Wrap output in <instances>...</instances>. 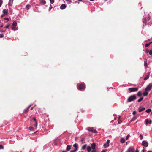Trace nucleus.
<instances>
[{"mask_svg": "<svg viewBox=\"0 0 152 152\" xmlns=\"http://www.w3.org/2000/svg\"><path fill=\"white\" fill-rule=\"evenodd\" d=\"M136 99V96L135 95H133L129 97L127 101L128 102H130L135 100Z\"/></svg>", "mask_w": 152, "mask_h": 152, "instance_id": "obj_1", "label": "nucleus"}, {"mask_svg": "<svg viewBox=\"0 0 152 152\" xmlns=\"http://www.w3.org/2000/svg\"><path fill=\"white\" fill-rule=\"evenodd\" d=\"M91 148L90 146H88L87 148V150L88 152H90L91 148L93 150L95 149L96 147V144L95 143H93L91 144Z\"/></svg>", "mask_w": 152, "mask_h": 152, "instance_id": "obj_2", "label": "nucleus"}, {"mask_svg": "<svg viewBox=\"0 0 152 152\" xmlns=\"http://www.w3.org/2000/svg\"><path fill=\"white\" fill-rule=\"evenodd\" d=\"M138 88H131L128 89L127 91L129 93L135 92L137 91Z\"/></svg>", "mask_w": 152, "mask_h": 152, "instance_id": "obj_3", "label": "nucleus"}, {"mask_svg": "<svg viewBox=\"0 0 152 152\" xmlns=\"http://www.w3.org/2000/svg\"><path fill=\"white\" fill-rule=\"evenodd\" d=\"M86 87V85L84 83H82L79 84L77 87L78 89L80 90H82L84 89Z\"/></svg>", "mask_w": 152, "mask_h": 152, "instance_id": "obj_4", "label": "nucleus"}, {"mask_svg": "<svg viewBox=\"0 0 152 152\" xmlns=\"http://www.w3.org/2000/svg\"><path fill=\"white\" fill-rule=\"evenodd\" d=\"M31 121L32 124L33 125H34L36 127V128H37V123L36 119V118H33L32 120H31Z\"/></svg>", "mask_w": 152, "mask_h": 152, "instance_id": "obj_5", "label": "nucleus"}, {"mask_svg": "<svg viewBox=\"0 0 152 152\" xmlns=\"http://www.w3.org/2000/svg\"><path fill=\"white\" fill-rule=\"evenodd\" d=\"M152 87V83H149L146 87L145 89V91H147L150 90Z\"/></svg>", "mask_w": 152, "mask_h": 152, "instance_id": "obj_6", "label": "nucleus"}, {"mask_svg": "<svg viewBox=\"0 0 152 152\" xmlns=\"http://www.w3.org/2000/svg\"><path fill=\"white\" fill-rule=\"evenodd\" d=\"M88 129L90 132H91L94 133H97V131L93 127H88Z\"/></svg>", "mask_w": 152, "mask_h": 152, "instance_id": "obj_7", "label": "nucleus"}, {"mask_svg": "<svg viewBox=\"0 0 152 152\" xmlns=\"http://www.w3.org/2000/svg\"><path fill=\"white\" fill-rule=\"evenodd\" d=\"M142 145L144 147H147L148 145V143L146 141H143L142 143Z\"/></svg>", "mask_w": 152, "mask_h": 152, "instance_id": "obj_8", "label": "nucleus"}, {"mask_svg": "<svg viewBox=\"0 0 152 152\" xmlns=\"http://www.w3.org/2000/svg\"><path fill=\"white\" fill-rule=\"evenodd\" d=\"M135 149L132 147H130L126 151V152H134Z\"/></svg>", "mask_w": 152, "mask_h": 152, "instance_id": "obj_9", "label": "nucleus"}, {"mask_svg": "<svg viewBox=\"0 0 152 152\" xmlns=\"http://www.w3.org/2000/svg\"><path fill=\"white\" fill-rule=\"evenodd\" d=\"M17 25V23L15 21H14L13 22V23L12 24V26L13 27L12 29V30H15V26Z\"/></svg>", "mask_w": 152, "mask_h": 152, "instance_id": "obj_10", "label": "nucleus"}, {"mask_svg": "<svg viewBox=\"0 0 152 152\" xmlns=\"http://www.w3.org/2000/svg\"><path fill=\"white\" fill-rule=\"evenodd\" d=\"M110 140H107L106 143L104 144V148H107L109 146V144L110 143Z\"/></svg>", "mask_w": 152, "mask_h": 152, "instance_id": "obj_11", "label": "nucleus"}, {"mask_svg": "<svg viewBox=\"0 0 152 152\" xmlns=\"http://www.w3.org/2000/svg\"><path fill=\"white\" fill-rule=\"evenodd\" d=\"M147 60L146 59H145L144 61V66L145 68H147L148 67V64L147 63Z\"/></svg>", "mask_w": 152, "mask_h": 152, "instance_id": "obj_12", "label": "nucleus"}, {"mask_svg": "<svg viewBox=\"0 0 152 152\" xmlns=\"http://www.w3.org/2000/svg\"><path fill=\"white\" fill-rule=\"evenodd\" d=\"M60 9L61 10H64L66 7V6L65 4H63L60 6Z\"/></svg>", "mask_w": 152, "mask_h": 152, "instance_id": "obj_13", "label": "nucleus"}, {"mask_svg": "<svg viewBox=\"0 0 152 152\" xmlns=\"http://www.w3.org/2000/svg\"><path fill=\"white\" fill-rule=\"evenodd\" d=\"M31 107V105H30L27 108H26V109H25L24 110V112L25 113H26L28 111L29 109Z\"/></svg>", "mask_w": 152, "mask_h": 152, "instance_id": "obj_14", "label": "nucleus"}, {"mask_svg": "<svg viewBox=\"0 0 152 152\" xmlns=\"http://www.w3.org/2000/svg\"><path fill=\"white\" fill-rule=\"evenodd\" d=\"M150 72H149L148 73V75H146V76L144 78V80H146L149 78L150 76Z\"/></svg>", "mask_w": 152, "mask_h": 152, "instance_id": "obj_15", "label": "nucleus"}, {"mask_svg": "<svg viewBox=\"0 0 152 152\" xmlns=\"http://www.w3.org/2000/svg\"><path fill=\"white\" fill-rule=\"evenodd\" d=\"M73 147L75 148V149L77 150L78 148V144L77 143H75L73 145Z\"/></svg>", "mask_w": 152, "mask_h": 152, "instance_id": "obj_16", "label": "nucleus"}, {"mask_svg": "<svg viewBox=\"0 0 152 152\" xmlns=\"http://www.w3.org/2000/svg\"><path fill=\"white\" fill-rule=\"evenodd\" d=\"M71 146L70 145H68L66 147V150L69 151L71 149Z\"/></svg>", "mask_w": 152, "mask_h": 152, "instance_id": "obj_17", "label": "nucleus"}, {"mask_svg": "<svg viewBox=\"0 0 152 152\" xmlns=\"http://www.w3.org/2000/svg\"><path fill=\"white\" fill-rule=\"evenodd\" d=\"M8 10H6V9H4L3 10V12L5 14H8Z\"/></svg>", "mask_w": 152, "mask_h": 152, "instance_id": "obj_18", "label": "nucleus"}, {"mask_svg": "<svg viewBox=\"0 0 152 152\" xmlns=\"http://www.w3.org/2000/svg\"><path fill=\"white\" fill-rule=\"evenodd\" d=\"M40 3L44 4L46 3V1L44 0H40Z\"/></svg>", "mask_w": 152, "mask_h": 152, "instance_id": "obj_19", "label": "nucleus"}, {"mask_svg": "<svg viewBox=\"0 0 152 152\" xmlns=\"http://www.w3.org/2000/svg\"><path fill=\"white\" fill-rule=\"evenodd\" d=\"M148 94V93L146 91L143 93V95L145 96H147Z\"/></svg>", "mask_w": 152, "mask_h": 152, "instance_id": "obj_20", "label": "nucleus"}, {"mask_svg": "<svg viewBox=\"0 0 152 152\" xmlns=\"http://www.w3.org/2000/svg\"><path fill=\"white\" fill-rule=\"evenodd\" d=\"M145 109V108H139L138 109L139 111V112H141V111L144 110Z\"/></svg>", "mask_w": 152, "mask_h": 152, "instance_id": "obj_21", "label": "nucleus"}, {"mask_svg": "<svg viewBox=\"0 0 152 152\" xmlns=\"http://www.w3.org/2000/svg\"><path fill=\"white\" fill-rule=\"evenodd\" d=\"M146 53H149L150 55H151L152 54V50H151L150 51H149L148 50H147L146 51Z\"/></svg>", "mask_w": 152, "mask_h": 152, "instance_id": "obj_22", "label": "nucleus"}, {"mask_svg": "<svg viewBox=\"0 0 152 152\" xmlns=\"http://www.w3.org/2000/svg\"><path fill=\"white\" fill-rule=\"evenodd\" d=\"M31 7V6L30 5L28 4L26 6V8L27 10H28Z\"/></svg>", "mask_w": 152, "mask_h": 152, "instance_id": "obj_23", "label": "nucleus"}, {"mask_svg": "<svg viewBox=\"0 0 152 152\" xmlns=\"http://www.w3.org/2000/svg\"><path fill=\"white\" fill-rule=\"evenodd\" d=\"M141 95L142 93L140 91H139L137 94V96L139 97H140L141 96Z\"/></svg>", "mask_w": 152, "mask_h": 152, "instance_id": "obj_24", "label": "nucleus"}, {"mask_svg": "<svg viewBox=\"0 0 152 152\" xmlns=\"http://www.w3.org/2000/svg\"><path fill=\"white\" fill-rule=\"evenodd\" d=\"M143 23H144L145 25H146L147 23V19L146 18H143Z\"/></svg>", "mask_w": 152, "mask_h": 152, "instance_id": "obj_25", "label": "nucleus"}, {"mask_svg": "<svg viewBox=\"0 0 152 152\" xmlns=\"http://www.w3.org/2000/svg\"><path fill=\"white\" fill-rule=\"evenodd\" d=\"M86 144H85L82 147V149L83 150H85L86 149Z\"/></svg>", "mask_w": 152, "mask_h": 152, "instance_id": "obj_26", "label": "nucleus"}, {"mask_svg": "<svg viewBox=\"0 0 152 152\" xmlns=\"http://www.w3.org/2000/svg\"><path fill=\"white\" fill-rule=\"evenodd\" d=\"M125 140L123 138H122L121 139L120 141L122 143H124L125 142Z\"/></svg>", "mask_w": 152, "mask_h": 152, "instance_id": "obj_27", "label": "nucleus"}, {"mask_svg": "<svg viewBox=\"0 0 152 152\" xmlns=\"http://www.w3.org/2000/svg\"><path fill=\"white\" fill-rule=\"evenodd\" d=\"M145 122L146 125H147L149 123V121L148 119H146L145 120Z\"/></svg>", "mask_w": 152, "mask_h": 152, "instance_id": "obj_28", "label": "nucleus"}, {"mask_svg": "<svg viewBox=\"0 0 152 152\" xmlns=\"http://www.w3.org/2000/svg\"><path fill=\"white\" fill-rule=\"evenodd\" d=\"M143 98L142 97V98H140V99H138L137 101V102H140L141 101H142L143 100Z\"/></svg>", "mask_w": 152, "mask_h": 152, "instance_id": "obj_29", "label": "nucleus"}, {"mask_svg": "<svg viewBox=\"0 0 152 152\" xmlns=\"http://www.w3.org/2000/svg\"><path fill=\"white\" fill-rule=\"evenodd\" d=\"M151 109H148L146 110V112L147 113H149L151 112Z\"/></svg>", "mask_w": 152, "mask_h": 152, "instance_id": "obj_30", "label": "nucleus"}, {"mask_svg": "<svg viewBox=\"0 0 152 152\" xmlns=\"http://www.w3.org/2000/svg\"><path fill=\"white\" fill-rule=\"evenodd\" d=\"M34 129L32 127H30L29 128V129L31 131L34 130Z\"/></svg>", "mask_w": 152, "mask_h": 152, "instance_id": "obj_31", "label": "nucleus"}, {"mask_svg": "<svg viewBox=\"0 0 152 152\" xmlns=\"http://www.w3.org/2000/svg\"><path fill=\"white\" fill-rule=\"evenodd\" d=\"M10 26V24H8L4 28H8Z\"/></svg>", "mask_w": 152, "mask_h": 152, "instance_id": "obj_32", "label": "nucleus"}, {"mask_svg": "<svg viewBox=\"0 0 152 152\" xmlns=\"http://www.w3.org/2000/svg\"><path fill=\"white\" fill-rule=\"evenodd\" d=\"M77 151V150L75 149L74 150H71L70 151V152H76Z\"/></svg>", "mask_w": 152, "mask_h": 152, "instance_id": "obj_33", "label": "nucleus"}, {"mask_svg": "<svg viewBox=\"0 0 152 152\" xmlns=\"http://www.w3.org/2000/svg\"><path fill=\"white\" fill-rule=\"evenodd\" d=\"M3 1L2 0H0V7L1 6Z\"/></svg>", "mask_w": 152, "mask_h": 152, "instance_id": "obj_34", "label": "nucleus"}, {"mask_svg": "<svg viewBox=\"0 0 152 152\" xmlns=\"http://www.w3.org/2000/svg\"><path fill=\"white\" fill-rule=\"evenodd\" d=\"M150 45V44L149 43H147L145 45V46L146 47H148Z\"/></svg>", "mask_w": 152, "mask_h": 152, "instance_id": "obj_35", "label": "nucleus"}, {"mask_svg": "<svg viewBox=\"0 0 152 152\" xmlns=\"http://www.w3.org/2000/svg\"><path fill=\"white\" fill-rule=\"evenodd\" d=\"M4 149V147L2 145H0V149Z\"/></svg>", "mask_w": 152, "mask_h": 152, "instance_id": "obj_36", "label": "nucleus"}, {"mask_svg": "<svg viewBox=\"0 0 152 152\" xmlns=\"http://www.w3.org/2000/svg\"><path fill=\"white\" fill-rule=\"evenodd\" d=\"M140 138L141 140L143 138L142 136V135L140 134Z\"/></svg>", "mask_w": 152, "mask_h": 152, "instance_id": "obj_37", "label": "nucleus"}, {"mask_svg": "<svg viewBox=\"0 0 152 152\" xmlns=\"http://www.w3.org/2000/svg\"><path fill=\"white\" fill-rule=\"evenodd\" d=\"M4 37V35L3 34H0V37L2 38Z\"/></svg>", "mask_w": 152, "mask_h": 152, "instance_id": "obj_38", "label": "nucleus"}, {"mask_svg": "<svg viewBox=\"0 0 152 152\" xmlns=\"http://www.w3.org/2000/svg\"><path fill=\"white\" fill-rule=\"evenodd\" d=\"M136 113V112L135 111H134L133 112L132 114L133 115H135Z\"/></svg>", "mask_w": 152, "mask_h": 152, "instance_id": "obj_39", "label": "nucleus"}, {"mask_svg": "<svg viewBox=\"0 0 152 152\" xmlns=\"http://www.w3.org/2000/svg\"><path fill=\"white\" fill-rule=\"evenodd\" d=\"M129 135H127L126 137V140H127L128 138H129Z\"/></svg>", "mask_w": 152, "mask_h": 152, "instance_id": "obj_40", "label": "nucleus"}, {"mask_svg": "<svg viewBox=\"0 0 152 152\" xmlns=\"http://www.w3.org/2000/svg\"><path fill=\"white\" fill-rule=\"evenodd\" d=\"M66 1H69V3H71L72 2V0H65Z\"/></svg>", "mask_w": 152, "mask_h": 152, "instance_id": "obj_41", "label": "nucleus"}, {"mask_svg": "<svg viewBox=\"0 0 152 152\" xmlns=\"http://www.w3.org/2000/svg\"><path fill=\"white\" fill-rule=\"evenodd\" d=\"M96 151L95 149H94L92 151H91V152H96Z\"/></svg>", "mask_w": 152, "mask_h": 152, "instance_id": "obj_42", "label": "nucleus"}, {"mask_svg": "<svg viewBox=\"0 0 152 152\" xmlns=\"http://www.w3.org/2000/svg\"><path fill=\"white\" fill-rule=\"evenodd\" d=\"M52 6L50 5V8H49V9H50V10L52 8Z\"/></svg>", "mask_w": 152, "mask_h": 152, "instance_id": "obj_43", "label": "nucleus"}, {"mask_svg": "<svg viewBox=\"0 0 152 152\" xmlns=\"http://www.w3.org/2000/svg\"><path fill=\"white\" fill-rule=\"evenodd\" d=\"M4 19L7 20H9V19L7 18H4Z\"/></svg>", "mask_w": 152, "mask_h": 152, "instance_id": "obj_44", "label": "nucleus"}, {"mask_svg": "<svg viewBox=\"0 0 152 152\" xmlns=\"http://www.w3.org/2000/svg\"><path fill=\"white\" fill-rule=\"evenodd\" d=\"M143 148V149L142 151L141 152H145L144 148V147Z\"/></svg>", "mask_w": 152, "mask_h": 152, "instance_id": "obj_45", "label": "nucleus"}, {"mask_svg": "<svg viewBox=\"0 0 152 152\" xmlns=\"http://www.w3.org/2000/svg\"><path fill=\"white\" fill-rule=\"evenodd\" d=\"M121 122H122V121H121V120L119 121H118V123H119V124H120V123H121Z\"/></svg>", "mask_w": 152, "mask_h": 152, "instance_id": "obj_46", "label": "nucleus"}, {"mask_svg": "<svg viewBox=\"0 0 152 152\" xmlns=\"http://www.w3.org/2000/svg\"><path fill=\"white\" fill-rule=\"evenodd\" d=\"M54 1H50V3H51V4H53V3H54Z\"/></svg>", "mask_w": 152, "mask_h": 152, "instance_id": "obj_47", "label": "nucleus"}, {"mask_svg": "<svg viewBox=\"0 0 152 152\" xmlns=\"http://www.w3.org/2000/svg\"><path fill=\"white\" fill-rule=\"evenodd\" d=\"M151 123V120H150L149 121V123L150 124Z\"/></svg>", "mask_w": 152, "mask_h": 152, "instance_id": "obj_48", "label": "nucleus"}, {"mask_svg": "<svg viewBox=\"0 0 152 152\" xmlns=\"http://www.w3.org/2000/svg\"><path fill=\"white\" fill-rule=\"evenodd\" d=\"M137 119V117H134V118H133V119L134 120H135V119Z\"/></svg>", "mask_w": 152, "mask_h": 152, "instance_id": "obj_49", "label": "nucleus"}, {"mask_svg": "<svg viewBox=\"0 0 152 152\" xmlns=\"http://www.w3.org/2000/svg\"><path fill=\"white\" fill-rule=\"evenodd\" d=\"M135 152H139V151L138 150H136Z\"/></svg>", "mask_w": 152, "mask_h": 152, "instance_id": "obj_50", "label": "nucleus"}, {"mask_svg": "<svg viewBox=\"0 0 152 152\" xmlns=\"http://www.w3.org/2000/svg\"><path fill=\"white\" fill-rule=\"evenodd\" d=\"M101 152H105V151L104 150H102V151H101Z\"/></svg>", "mask_w": 152, "mask_h": 152, "instance_id": "obj_51", "label": "nucleus"}, {"mask_svg": "<svg viewBox=\"0 0 152 152\" xmlns=\"http://www.w3.org/2000/svg\"><path fill=\"white\" fill-rule=\"evenodd\" d=\"M50 1H54V0H50Z\"/></svg>", "mask_w": 152, "mask_h": 152, "instance_id": "obj_52", "label": "nucleus"}, {"mask_svg": "<svg viewBox=\"0 0 152 152\" xmlns=\"http://www.w3.org/2000/svg\"><path fill=\"white\" fill-rule=\"evenodd\" d=\"M62 152H66V151H63Z\"/></svg>", "mask_w": 152, "mask_h": 152, "instance_id": "obj_53", "label": "nucleus"}, {"mask_svg": "<svg viewBox=\"0 0 152 152\" xmlns=\"http://www.w3.org/2000/svg\"><path fill=\"white\" fill-rule=\"evenodd\" d=\"M152 43V42H149V44H150V45Z\"/></svg>", "mask_w": 152, "mask_h": 152, "instance_id": "obj_54", "label": "nucleus"}, {"mask_svg": "<svg viewBox=\"0 0 152 152\" xmlns=\"http://www.w3.org/2000/svg\"><path fill=\"white\" fill-rule=\"evenodd\" d=\"M3 27V25H1V26L0 27H1V28H2V27Z\"/></svg>", "mask_w": 152, "mask_h": 152, "instance_id": "obj_55", "label": "nucleus"}, {"mask_svg": "<svg viewBox=\"0 0 152 152\" xmlns=\"http://www.w3.org/2000/svg\"><path fill=\"white\" fill-rule=\"evenodd\" d=\"M147 152H152V151H148Z\"/></svg>", "mask_w": 152, "mask_h": 152, "instance_id": "obj_56", "label": "nucleus"}, {"mask_svg": "<svg viewBox=\"0 0 152 152\" xmlns=\"http://www.w3.org/2000/svg\"><path fill=\"white\" fill-rule=\"evenodd\" d=\"M90 1H93L94 0H89Z\"/></svg>", "mask_w": 152, "mask_h": 152, "instance_id": "obj_57", "label": "nucleus"}, {"mask_svg": "<svg viewBox=\"0 0 152 152\" xmlns=\"http://www.w3.org/2000/svg\"><path fill=\"white\" fill-rule=\"evenodd\" d=\"M79 1H82V0H78Z\"/></svg>", "mask_w": 152, "mask_h": 152, "instance_id": "obj_58", "label": "nucleus"}, {"mask_svg": "<svg viewBox=\"0 0 152 152\" xmlns=\"http://www.w3.org/2000/svg\"><path fill=\"white\" fill-rule=\"evenodd\" d=\"M10 1H9V4H10Z\"/></svg>", "mask_w": 152, "mask_h": 152, "instance_id": "obj_59", "label": "nucleus"}, {"mask_svg": "<svg viewBox=\"0 0 152 152\" xmlns=\"http://www.w3.org/2000/svg\"><path fill=\"white\" fill-rule=\"evenodd\" d=\"M33 108V107H32L31 108V110H32Z\"/></svg>", "mask_w": 152, "mask_h": 152, "instance_id": "obj_60", "label": "nucleus"}, {"mask_svg": "<svg viewBox=\"0 0 152 152\" xmlns=\"http://www.w3.org/2000/svg\"><path fill=\"white\" fill-rule=\"evenodd\" d=\"M107 0H105V1H107Z\"/></svg>", "mask_w": 152, "mask_h": 152, "instance_id": "obj_61", "label": "nucleus"}, {"mask_svg": "<svg viewBox=\"0 0 152 152\" xmlns=\"http://www.w3.org/2000/svg\"><path fill=\"white\" fill-rule=\"evenodd\" d=\"M13 0H12V1H13Z\"/></svg>", "mask_w": 152, "mask_h": 152, "instance_id": "obj_62", "label": "nucleus"}]
</instances>
